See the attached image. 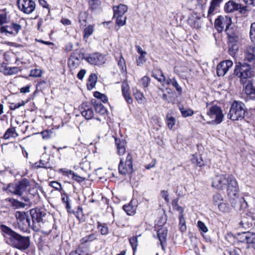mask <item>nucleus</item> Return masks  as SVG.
I'll use <instances>...</instances> for the list:
<instances>
[{
	"mask_svg": "<svg viewBox=\"0 0 255 255\" xmlns=\"http://www.w3.org/2000/svg\"><path fill=\"white\" fill-rule=\"evenodd\" d=\"M0 229L5 234L4 237L6 240V243L11 247L23 252L29 248L30 237L21 236L4 225L0 226Z\"/></svg>",
	"mask_w": 255,
	"mask_h": 255,
	"instance_id": "f257e3e1",
	"label": "nucleus"
},
{
	"mask_svg": "<svg viewBox=\"0 0 255 255\" xmlns=\"http://www.w3.org/2000/svg\"><path fill=\"white\" fill-rule=\"evenodd\" d=\"M32 218L31 228L38 232L44 224L48 220L50 215L43 208H36L30 210Z\"/></svg>",
	"mask_w": 255,
	"mask_h": 255,
	"instance_id": "f03ea898",
	"label": "nucleus"
},
{
	"mask_svg": "<svg viewBox=\"0 0 255 255\" xmlns=\"http://www.w3.org/2000/svg\"><path fill=\"white\" fill-rule=\"evenodd\" d=\"M245 104L240 101H234L231 105L228 118L232 121L241 120L245 117L246 110Z\"/></svg>",
	"mask_w": 255,
	"mask_h": 255,
	"instance_id": "7ed1b4c3",
	"label": "nucleus"
},
{
	"mask_svg": "<svg viewBox=\"0 0 255 255\" xmlns=\"http://www.w3.org/2000/svg\"><path fill=\"white\" fill-rule=\"evenodd\" d=\"M234 74L240 78L241 83L244 84L247 79L254 76V71L249 64L239 63L235 68Z\"/></svg>",
	"mask_w": 255,
	"mask_h": 255,
	"instance_id": "20e7f679",
	"label": "nucleus"
},
{
	"mask_svg": "<svg viewBox=\"0 0 255 255\" xmlns=\"http://www.w3.org/2000/svg\"><path fill=\"white\" fill-rule=\"evenodd\" d=\"M30 185L29 180L26 178L22 179L16 184H10L6 189L11 193L18 196H21L26 191L27 187Z\"/></svg>",
	"mask_w": 255,
	"mask_h": 255,
	"instance_id": "39448f33",
	"label": "nucleus"
},
{
	"mask_svg": "<svg viewBox=\"0 0 255 255\" xmlns=\"http://www.w3.org/2000/svg\"><path fill=\"white\" fill-rule=\"evenodd\" d=\"M232 20L230 17L228 16H219L215 21V27L218 32H222L225 27V31L228 35V30L231 33L235 32L233 28H231Z\"/></svg>",
	"mask_w": 255,
	"mask_h": 255,
	"instance_id": "423d86ee",
	"label": "nucleus"
},
{
	"mask_svg": "<svg viewBox=\"0 0 255 255\" xmlns=\"http://www.w3.org/2000/svg\"><path fill=\"white\" fill-rule=\"evenodd\" d=\"M207 115L210 119L208 123L218 125L222 123L224 118L221 108L218 106H212L209 108Z\"/></svg>",
	"mask_w": 255,
	"mask_h": 255,
	"instance_id": "0eeeda50",
	"label": "nucleus"
},
{
	"mask_svg": "<svg viewBox=\"0 0 255 255\" xmlns=\"http://www.w3.org/2000/svg\"><path fill=\"white\" fill-rule=\"evenodd\" d=\"M228 37L229 39L228 53L231 56L234 57L239 49V38L235 32L231 33L229 30L228 32Z\"/></svg>",
	"mask_w": 255,
	"mask_h": 255,
	"instance_id": "6e6552de",
	"label": "nucleus"
},
{
	"mask_svg": "<svg viewBox=\"0 0 255 255\" xmlns=\"http://www.w3.org/2000/svg\"><path fill=\"white\" fill-rule=\"evenodd\" d=\"M132 158L130 153H128L124 161V158H121L119 164V172L120 174L126 175L127 174H131L133 172L132 169Z\"/></svg>",
	"mask_w": 255,
	"mask_h": 255,
	"instance_id": "1a4fd4ad",
	"label": "nucleus"
},
{
	"mask_svg": "<svg viewBox=\"0 0 255 255\" xmlns=\"http://www.w3.org/2000/svg\"><path fill=\"white\" fill-rule=\"evenodd\" d=\"M18 8L26 14L31 13L35 8V3L32 0H17Z\"/></svg>",
	"mask_w": 255,
	"mask_h": 255,
	"instance_id": "9d476101",
	"label": "nucleus"
},
{
	"mask_svg": "<svg viewBox=\"0 0 255 255\" xmlns=\"http://www.w3.org/2000/svg\"><path fill=\"white\" fill-rule=\"evenodd\" d=\"M224 10L227 13L233 12L239 10L241 14H245L248 9L246 6H242L233 0H229L224 6Z\"/></svg>",
	"mask_w": 255,
	"mask_h": 255,
	"instance_id": "9b49d317",
	"label": "nucleus"
},
{
	"mask_svg": "<svg viewBox=\"0 0 255 255\" xmlns=\"http://www.w3.org/2000/svg\"><path fill=\"white\" fill-rule=\"evenodd\" d=\"M229 174H222L216 175L213 178L212 186L217 189L222 190L226 187Z\"/></svg>",
	"mask_w": 255,
	"mask_h": 255,
	"instance_id": "f8f14e48",
	"label": "nucleus"
},
{
	"mask_svg": "<svg viewBox=\"0 0 255 255\" xmlns=\"http://www.w3.org/2000/svg\"><path fill=\"white\" fill-rule=\"evenodd\" d=\"M230 198V203L234 208L237 210H243L248 207V203L243 197H240L238 193L235 196H228Z\"/></svg>",
	"mask_w": 255,
	"mask_h": 255,
	"instance_id": "ddd939ff",
	"label": "nucleus"
},
{
	"mask_svg": "<svg viewBox=\"0 0 255 255\" xmlns=\"http://www.w3.org/2000/svg\"><path fill=\"white\" fill-rule=\"evenodd\" d=\"M227 179L228 182L226 187L228 195L230 196H235L239 191L238 182L235 177L231 174H229V178Z\"/></svg>",
	"mask_w": 255,
	"mask_h": 255,
	"instance_id": "4468645a",
	"label": "nucleus"
},
{
	"mask_svg": "<svg viewBox=\"0 0 255 255\" xmlns=\"http://www.w3.org/2000/svg\"><path fill=\"white\" fill-rule=\"evenodd\" d=\"M89 63L94 65H101L106 62L105 57L99 53L91 54L84 58Z\"/></svg>",
	"mask_w": 255,
	"mask_h": 255,
	"instance_id": "2eb2a0df",
	"label": "nucleus"
},
{
	"mask_svg": "<svg viewBox=\"0 0 255 255\" xmlns=\"http://www.w3.org/2000/svg\"><path fill=\"white\" fill-rule=\"evenodd\" d=\"M21 25L15 23H12L10 25L2 26L0 27L1 33H4L5 35L9 34L10 35L15 36L19 30L21 29Z\"/></svg>",
	"mask_w": 255,
	"mask_h": 255,
	"instance_id": "dca6fc26",
	"label": "nucleus"
},
{
	"mask_svg": "<svg viewBox=\"0 0 255 255\" xmlns=\"http://www.w3.org/2000/svg\"><path fill=\"white\" fill-rule=\"evenodd\" d=\"M244 91L248 99L255 100V81H248L244 86Z\"/></svg>",
	"mask_w": 255,
	"mask_h": 255,
	"instance_id": "f3484780",
	"label": "nucleus"
},
{
	"mask_svg": "<svg viewBox=\"0 0 255 255\" xmlns=\"http://www.w3.org/2000/svg\"><path fill=\"white\" fill-rule=\"evenodd\" d=\"M233 65L231 60H227L221 62L217 67V74L218 76H224Z\"/></svg>",
	"mask_w": 255,
	"mask_h": 255,
	"instance_id": "a211bd4d",
	"label": "nucleus"
},
{
	"mask_svg": "<svg viewBox=\"0 0 255 255\" xmlns=\"http://www.w3.org/2000/svg\"><path fill=\"white\" fill-rule=\"evenodd\" d=\"M81 113L86 120H90L94 117V112L90 103H83L81 106Z\"/></svg>",
	"mask_w": 255,
	"mask_h": 255,
	"instance_id": "6ab92c4d",
	"label": "nucleus"
},
{
	"mask_svg": "<svg viewBox=\"0 0 255 255\" xmlns=\"http://www.w3.org/2000/svg\"><path fill=\"white\" fill-rule=\"evenodd\" d=\"M81 56L78 52L73 53L68 60V64L71 69L76 68L81 63Z\"/></svg>",
	"mask_w": 255,
	"mask_h": 255,
	"instance_id": "aec40b11",
	"label": "nucleus"
},
{
	"mask_svg": "<svg viewBox=\"0 0 255 255\" xmlns=\"http://www.w3.org/2000/svg\"><path fill=\"white\" fill-rule=\"evenodd\" d=\"M253 220V217L251 213L246 214L245 215L242 216L240 224L245 229L249 228L252 226Z\"/></svg>",
	"mask_w": 255,
	"mask_h": 255,
	"instance_id": "412c9836",
	"label": "nucleus"
},
{
	"mask_svg": "<svg viewBox=\"0 0 255 255\" xmlns=\"http://www.w3.org/2000/svg\"><path fill=\"white\" fill-rule=\"evenodd\" d=\"M136 206V200L132 199L129 203L124 205L123 209L128 215H132L135 213Z\"/></svg>",
	"mask_w": 255,
	"mask_h": 255,
	"instance_id": "4be33fe9",
	"label": "nucleus"
},
{
	"mask_svg": "<svg viewBox=\"0 0 255 255\" xmlns=\"http://www.w3.org/2000/svg\"><path fill=\"white\" fill-rule=\"evenodd\" d=\"M115 144L117 148V153L119 155H123L126 152V142L125 140L120 138H115Z\"/></svg>",
	"mask_w": 255,
	"mask_h": 255,
	"instance_id": "5701e85b",
	"label": "nucleus"
},
{
	"mask_svg": "<svg viewBox=\"0 0 255 255\" xmlns=\"http://www.w3.org/2000/svg\"><path fill=\"white\" fill-rule=\"evenodd\" d=\"M122 91L123 95L128 104H131L132 102V99L129 95V86L126 81H124L122 85Z\"/></svg>",
	"mask_w": 255,
	"mask_h": 255,
	"instance_id": "b1692460",
	"label": "nucleus"
},
{
	"mask_svg": "<svg viewBox=\"0 0 255 255\" xmlns=\"http://www.w3.org/2000/svg\"><path fill=\"white\" fill-rule=\"evenodd\" d=\"M245 60L249 62L255 60V46H250L247 48L245 53Z\"/></svg>",
	"mask_w": 255,
	"mask_h": 255,
	"instance_id": "393cba45",
	"label": "nucleus"
},
{
	"mask_svg": "<svg viewBox=\"0 0 255 255\" xmlns=\"http://www.w3.org/2000/svg\"><path fill=\"white\" fill-rule=\"evenodd\" d=\"M50 157H48L46 160L44 159H40L38 162L35 163V167L37 168H43L45 169H50L52 168L49 163Z\"/></svg>",
	"mask_w": 255,
	"mask_h": 255,
	"instance_id": "a878e982",
	"label": "nucleus"
},
{
	"mask_svg": "<svg viewBox=\"0 0 255 255\" xmlns=\"http://www.w3.org/2000/svg\"><path fill=\"white\" fill-rule=\"evenodd\" d=\"M167 233V230L164 228L159 229L157 232V237L160 242V245L163 250H164L163 243L166 240Z\"/></svg>",
	"mask_w": 255,
	"mask_h": 255,
	"instance_id": "bb28decb",
	"label": "nucleus"
},
{
	"mask_svg": "<svg viewBox=\"0 0 255 255\" xmlns=\"http://www.w3.org/2000/svg\"><path fill=\"white\" fill-rule=\"evenodd\" d=\"M19 229L23 232H27L30 227L31 228L32 224L30 222L28 217L26 218L24 220L21 221V222L17 223Z\"/></svg>",
	"mask_w": 255,
	"mask_h": 255,
	"instance_id": "cd10ccee",
	"label": "nucleus"
},
{
	"mask_svg": "<svg viewBox=\"0 0 255 255\" xmlns=\"http://www.w3.org/2000/svg\"><path fill=\"white\" fill-rule=\"evenodd\" d=\"M92 102L94 104L95 111L97 113L101 115H104L107 112V109L100 101L92 100Z\"/></svg>",
	"mask_w": 255,
	"mask_h": 255,
	"instance_id": "c85d7f7f",
	"label": "nucleus"
},
{
	"mask_svg": "<svg viewBox=\"0 0 255 255\" xmlns=\"http://www.w3.org/2000/svg\"><path fill=\"white\" fill-rule=\"evenodd\" d=\"M128 7L126 5L120 4L117 7H114V16L124 15L127 11Z\"/></svg>",
	"mask_w": 255,
	"mask_h": 255,
	"instance_id": "c756f323",
	"label": "nucleus"
},
{
	"mask_svg": "<svg viewBox=\"0 0 255 255\" xmlns=\"http://www.w3.org/2000/svg\"><path fill=\"white\" fill-rule=\"evenodd\" d=\"M219 4H218L213 1H211L207 15V17L210 21H212L211 16L214 14L217 7L219 6Z\"/></svg>",
	"mask_w": 255,
	"mask_h": 255,
	"instance_id": "7c9ffc66",
	"label": "nucleus"
},
{
	"mask_svg": "<svg viewBox=\"0 0 255 255\" xmlns=\"http://www.w3.org/2000/svg\"><path fill=\"white\" fill-rule=\"evenodd\" d=\"M8 201L10 203L11 206L14 209L24 208L26 206L25 203L13 198L9 199Z\"/></svg>",
	"mask_w": 255,
	"mask_h": 255,
	"instance_id": "2f4dec72",
	"label": "nucleus"
},
{
	"mask_svg": "<svg viewBox=\"0 0 255 255\" xmlns=\"http://www.w3.org/2000/svg\"><path fill=\"white\" fill-rule=\"evenodd\" d=\"M166 120L168 128L170 129H172L175 125V119L173 117L171 116L169 114H167L166 115Z\"/></svg>",
	"mask_w": 255,
	"mask_h": 255,
	"instance_id": "473e14b6",
	"label": "nucleus"
},
{
	"mask_svg": "<svg viewBox=\"0 0 255 255\" xmlns=\"http://www.w3.org/2000/svg\"><path fill=\"white\" fill-rule=\"evenodd\" d=\"M213 203L215 205L218 206L219 204L221 203L223 201H224V199L223 196L220 193H216L213 195L212 197Z\"/></svg>",
	"mask_w": 255,
	"mask_h": 255,
	"instance_id": "72a5a7b5",
	"label": "nucleus"
},
{
	"mask_svg": "<svg viewBox=\"0 0 255 255\" xmlns=\"http://www.w3.org/2000/svg\"><path fill=\"white\" fill-rule=\"evenodd\" d=\"M15 217L17 223L21 222V221H22L28 217L26 213L21 211H16L15 213Z\"/></svg>",
	"mask_w": 255,
	"mask_h": 255,
	"instance_id": "f704fd0d",
	"label": "nucleus"
},
{
	"mask_svg": "<svg viewBox=\"0 0 255 255\" xmlns=\"http://www.w3.org/2000/svg\"><path fill=\"white\" fill-rule=\"evenodd\" d=\"M182 117L186 118L190 117L194 114V111L190 109L181 107L179 108Z\"/></svg>",
	"mask_w": 255,
	"mask_h": 255,
	"instance_id": "c9c22d12",
	"label": "nucleus"
},
{
	"mask_svg": "<svg viewBox=\"0 0 255 255\" xmlns=\"http://www.w3.org/2000/svg\"><path fill=\"white\" fill-rule=\"evenodd\" d=\"M94 26L92 25H89L88 27H86L84 29L83 37L84 38H88L90 35H91L94 32Z\"/></svg>",
	"mask_w": 255,
	"mask_h": 255,
	"instance_id": "e433bc0d",
	"label": "nucleus"
},
{
	"mask_svg": "<svg viewBox=\"0 0 255 255\" xmlns=\"http://www.w3.org/2000/svg\"><path fill=\"white\" fill-rule=\"evenodd\" d=\"M220 211L223 213H228L230 210L229 205L224 200L218 206Z\"/></svg>",
	"mask_w": 255,
	"mask_h": 255,
	"instance_id": "4c0bfd02",
	"label": "nucleus"
},
{
	"mask_svg": "<svg viewBox=\"0 0 255 255\" xmlns=\"http://www.w3.org/2000/svg\"><path fill=\"white\" fill-rule=\"evenodd\" d=\"M191 160L193 163L199 167H201L204 164L203 160L201 157H198L197 156L193 155Z\"/></svg>",
	"mask_w": 255,
	"mask_h": 255,
	"instance_id": "58836bf2",
	"label": "nucleus"
},
{
	"mask_svg": "<svg viewBox=\"0 0 255 255\" xmlns=\"http://www.w3.org/2000/svg\"><path fill=\"white\" fill-rule=\"evenodd\" d=\"M137 237L138 236L132 237L129 239V244L132 248L134 253L135 252L138 245Z\"/></svg>",
	"mask_w": 255,
	"mask_h": 255,
	"instance_id": "ea45409f",
	"label": "nucleus"
},
{
	"mask_svg": "<svg viewBox=\"0 0 255 255\" xmlns=\"http://www.w3.org/2000/svg\"><path fill=\"white\" fill-rule=\"evenodd\" d=\"M118 66L121 68L122 72H125L127 70L126 62L122 55H121L118 62Z\"/></svg>",
	"mask_w": 255,
	"mask_h": 255,
	"instance_id": "a19ab883",
	"label": "nucleus"
},
{
	"mask_svg": "<svg viewBox=\"0 0 255 255\" xmlns=\"http://www.w3.org/2000/svg\"><path fill=\"white\" fill-rule=\"evenodd\" d=\"M90 8L92 10H95L97 9L100 4V0H91L89 2Z\"/></svg>",
	"mask_w": 255,
	"mask_h": 255,
	"instance_id": "79ce46f5",
	"label": "nucleus"
},
{
	"mask_svg": "<svg viewBox=\"0 0 255 255\" xmlns=\"http://www.w3.org/2000/svg\"><path fill=\"white\" fill-rule=\"evenodd\" d=\"M94 96L99 100H101L103 103H106L108 102V98L107 97L103 94H101L99 92L96 91L94 93Z\"/></svg>",
	"mask_w": 255,
	"mask_h": 255,
	"instance_id": "37998d69",
	"label": "nucleus"
},
{
	"mask_svg": "<svg viewBox=\"0 0 255 255\" xmlns=\"http://www.w3.org/2000/svg\"><path fill=\"white\" fill-rule=\"evenodd\" d=\"M172 204L173 205L174 208H175L176 210H177L178 211H179L180 212L179 220L180 221V222H181L182 220H183V213L184 212V209L181 206H179L177 204L176 201L175 202V204H174V201H173Z\"/></svg>",
	"mask_w": 255,
	"mask_h": 255,
	"instance_id": "c03bdc74",
	"label": "nucleus"
},
{
	"mask_svg": "<svg viewBox=\"0 0 255 255\" xmlns=\"http://www.w3.org/2000/svg\"><path fill=\"white\" fill-rule=\"evenodd\" d=\"M179 71L180 72V75L183 78H186L190 75L191 70L188 68H181Z\"/></svg>",
	"mask_w": 255,
	"mask_h": 255,
	"instance_id": "a18cd8bd",
	"label": "nucleus"
},
{
	"mask_svg": "<svg viewBox=\"0 0 255 255\" xmlns=\"http://www.w3.org/2000/svg\"><path fill=\"white\" fill-rule=\"evenodd\" d=\"M96 239L95 235L91 234L89 236H86L81 240V243L82 244H86L88 242H91Z\"/></svg>",
	"mask_w": 255,
	"mask_h": 255,
	"instance_id": "49530a36",
	"label": "nucleus"
},
{
	"mask_svg": "<svg viewBox=\"0 0 255 255\" xmlns=\"http://www.w3.org/2000/svg\"><path fill=\"white\" fill-rule=\"evenodd\" d=\"M14 133H15V128H9L5 132L3 135V138L6 139H8L10 137L13 136Z\"/></svg>",
	"mask_w": 255,
	"mask_h": 255,
	"instance_id": "de8ad7c7",
	"label": "nucleus"
},
{
	"mask_svg": "<svg viewBox=\"0 0 255 255\" xmlns=\"http://www.w3.org/2000/svg\"><path fill=\"white\" fill-rule=\"evenodd\" d=\"M117 18L116 22L119 26H123L126 23V17L124 15L114 16Z\"/></svg>",
	"mask_w": 255,
	"mask_h": 255,
	"instance_id": "09e8293b",
	"label": "nucleus"
},
{
	"mask_svg": "<svg viewBox=\"0 0 255 255\" xmlns=\"http://www.w3.org/2000/svg\"><path fill=\"white\" fill-rule=\"evenodd\" d=\"M189 24L193 27L195 28H199L201 27V25L199 22V19L195 20L192 18L188 19Z\"/></svg>",
	"mask_w": 255,
	"mask_h": 255,
	"instance_id": "8fccbe9b",
	"label": "nucleus"
},
{
	"mask_svg": "<svg viewBox=\"0 0 255 255\" xmlns=\"http://www.w3.org/2000/svg\"><path fill=\"white\" fill-rule=\"evenodd\" d=\"M134 97L136 100L138 101V102L140 104L143 103L145 101V98L143 96V95L142 93L139 92H137L134 93Z\"/></svg>",
	"mask_w": 255,
	"mask_h": 255,
	"instance_id": "3c124183",
	"label": "nucleus"
},
{
	"mask_svg": "<svg viewBox=\"0 0 255 255\" xmlns=\"http://www.w3.org/2000/svg\"><path fill=\"white\" fill-rule=\"evenodd\" d=\"M69 255H88V254L82 248H79L75 251H72Z\"/></svg>",
	"mask_w": 255,
	"mask_h": 255,
	"instance_id": "603ef678",
	"label": "nucleus"
},
{
	"mask_svg": "<svg viewBox=\"0 0 255 255\" xmlns=\"http://www.w3.org/2000/svg\"><path fill=\"white\" fill-rule=\"evenodd\" d=\"M250 35L251 40L255 43V22L251 25Z\"/></svg>",
	"mask_w": 255,
	"mask_h": 255,
	"instance_id": "864d4df0",
	"label": "nucleus"
},
{
	"mask_svg": "<svg viewBox=\"0 0 255 255\" xmlns=\"http://www.w3.org/2000/svg\"><path fill=\"white\" fill-rule=\"evenodd\" d=\"M49 186L58 191L62 190L61 184L57 181H53L50 182L49 183Z\"/></svg>",
	"mask_w": 255,
	"mask_h": 255,
	"instance_id": "5fc2aeb1",
	"label": "nucleus"
},
{
	"mask_svg": "<svg viewBox=\"0 0 255 255\" xmlns=\"http://www.w3.org/2000/svg\"><path fill=\"white\" fill-rule=\"evenodd\" d=\"M59 172L62 173L64 175L67 176L69 177L71 176V177L75 173L73 171L65 168L60 169L59 170Z\"/></svg>",
	"mask_w": 255,
	"mask_h": 255,
	"instance_id": "6e6d98bb",
	"label": "nucleus"
},
{
	"mask_svg": "<svg viewBox=\"0 0 255 255\" xmlns=\"http://www.w3.org/2000/svg\"><path fill=\"white\" fill-rule=\"evenodd\" d=\"M42 71L40 69H33L30 71V76L33 77H39L41 76Z\"/></svg>",
	"mask_w": 255,
	"mask_h": 255,
	"instance_id": "4d7b16f0",
	"label": "nucleus"
},
{
	"mask_svg": "<svg viewBox=\"0 0 255 255\" xmlns=\"http://www.w3.org/2000/svg\"><path fill=\"white\" fill-rule=\"evenodd\" d=\"M98 228L100 230V232L102 235H107L108 234L109 229L108 227L105 225L99 224L98 225Z\"/></svg>",
	"mask_w": 255,
	"mask_h": 255,
	"instance_id": "13d9d810",
	"label": "nucleus"
},
{
	"mask_svg": "<svg viewBox=\"0 0 255 255\" xmlns=\"http://www.w3.org/2000/svg\"><path fill=\"white\" fill-rule=\"evenodd\" d=\"M248 236V244H255V233L253 232H249L247 234Z\"/></svg>",
	"mask_w": 255,
	"mask_h": 255,
	"instance_id": "bf43d9fd",
	"label": "nucleus"
},
{
	"mask_svg": "<svg viewBox=\"0 0 255 255\" xmlns=\"http://www.w3.org/2000/svg\"><path fill=\"white\" fill-rule=\"evenodd\" d=\"M197 226L199 230L203 233L208 232V228L203 222L199 221L197 223Z\"/></svg>",
	"mask_w": 255,
	"mask_h": 255,
	"instance_id": "052dcab7",
	"label": "nucleus"
},
{
	"mask_svg": "<svg viewBox=\"0 0 255 255\" xmlns=\"http://www.w3.org/2000/svg\"><path fill=\"white\" fill-rule=\"evenodd\" d=\"M150 79L148 77L144 76L141 78L140 82L142 86L145 88L148 86Z\"/></svg>",
	"mask_w": 255,
	"mask_h": 255,
	"instance_id": "680f3d73",
	"label": "nucleus"
},
{
	"mask_svg": "<svg viewBox=\"0 0 255 255\" xmlns=\"http://www.w3.org/2000/svg\"><path fill=\"white\" fill-rule=\"evenodd\" d=\"M25 104L23 101H22L21 103H12L10 106V109L12 110H14L21 106H24Z\"/></svg>",
	"mask_w": 255,
	"mask_h": 255,
	"instance_id": "e2e57ef3",
	"label": "nucleus"
},
{
	"mask_svg": "<svg viewBox=\"0 0 255 255\" xmlns=\"http://www.w3.org/2000/svg\"><path fill=\"white\" fill-rule=\"evenodd\" d=\"M7 70L8 75L15 74L18 73V68L17 67H9L7 69Z\"/></svg>",
	"mask_w": 255,
	"mask_h": 255,
	"instance_id": "0e129e2a",
	"label": "nucleus"
},
{
	"mask_svg": "<svg viewBox=\"0 0 255 255\" xmlns=\"http://www.w3.org/2000/svg\"><path fill=\"white\" fill-rule=\"evenodd\" d=\"M248 233H249V232H244L242 234H241L240 239L241 242L246 243L248 244Z\"/></svg>",
	"mask_w": 255,
	"mask_h": 255,
	"instance_id": "69168bd1",
	"label": "nucleus"
},
{
	"mask_svg": "<svg viewBox=\"0 0 255 255\" xmlns=\"http://www.w3.org/2000/svg\"><path fill=\"white\" fill-rule=\"evenodd\" d=\"M172 86L176 89V91L179 93V94L181 93L182 89L178 84L176 79L175 81H173Z\"/></svg>",
	"mask_w": 255,
	"mask_h": 255,
	"instance_id": "338daca9",
	"label": "nucleus"
},
{
	"mask_svg": "<svg viewBox=\"0 0 255 255\" xmlns=\"http://www.w3.org/2000/svg\"><path fill=\"white\" fill-rule=\"evenodd\" d=\"M72 178L78 183H81L85 180V178L78 176L75 173L72 176Z\"/></svg>",
	"mask_w": 255,
	"mask_h": 255,
	"instance_id": "774afa93",
	"label": "nucleus"
}]
</instances>
